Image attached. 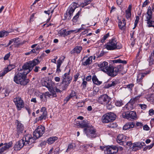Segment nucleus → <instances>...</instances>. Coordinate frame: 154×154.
<instances>
[{
    "label": "nucleus",
    "instance_id": "obj_1",
    "mask_svg": "<svg viewBox=\"0 0 154 154\" xmlns=\"http://www.w3.org/2000/svg\"><path fill=\"white\" fill-rule=\"evenodd\" d=\"M34 143V139L32 137L30 134H27L21 140L17 142L14 146L15 150H20L24 145H29Z\"/></svg>",
    "mask_w": 154,
    "mask_h": 154
},
{
    "label": "nucleus",
    "instance_id": "obj_2",
    "mask_svg": "<svg viewBox=\"0 0 154 154\" xmlns=\"http://www.w3.org/2000/svg\"><path fill=\"white\" fill-rule=\"evenodd\" d=\"M40 62L38 59H34L32 61H30L25 63L22 66V69H20V70L24 74L27 75L32 71L35 66L38 64Z\"/></svg>",
    "mask_w": 154,
    "mask_h": 154
},
{
    "label": "nucleus",
    "instance_id": "obj_3",
    "mask_svg": "<svg viewBox=\"0 0 154 154\" xmlns=\"http://www.w3.org/2000/svg\"><path fill=\"white\" fill-rule=\"evenodd\" d=\"M19 71L17 74H15L14 77V81L17 84L25 85L29 82V80L26 78V75L23 74L20 70Z\"/></svg>",
    "mask_w": 154,
    "mask_h": 154
},
{
    "label": "nucleus",
    "instance_id": "obj_4",
    "mask_svg": "<svg viewBox=\"0 0 154 154\" xmlns=\"http://www.w3.org/2000/svg\"><path fill=\"white\" fill-rule=\"evenodd\" d=\"M106 48L108 50L119 49L122 48L121 44L115 38H112L105 45Z\"/></svg>",
    "mask_w": 154,
    "mask_h": 154
},
{
    "label": "nucleus",
    "instance_id": "obj_5",
    "mask_svg": "<svg viewBox=\"0 0 154 154\" xmlns=\"http://www.w3.org/2000/svg\"><path fill=\"white\" fill-rule=\"evenodd\" d=\"M84 131L86 136L89 138H95L97 136L95 129L91 125L87 128H85Z\"/></svg>",
    "mask_w": 154,
    "mask_h": 154
},
{
    "label": "nucleus",
    "instance_id": "obj_6",
    "mask_svg": "<svg viewBox=\"0 0 154 154\" xmlns=\"http://www.w3.org/2000/svg\"><path fill=\"white\" fill-rule=\"evenodd\" d=\"M116 117V115L112 112L107 113L102 116V122L105 123L112 122L115 120Z\"/></svg>",
    "mask_w": 154,
    "mask_h": 154
},
{
    "label": "nucleus",
    "instance_id": "obj_7",
    "mask_svg": "<svg viewBox=\"0 0 154 154\" xmlns=\"http://www.w3.org/2000/svg\"><path fill=\"white\" fill-rule=\"evenodd\" d=\"M108 63L106 61H104L102 63H100L98 64V66L100 67L101 70L103 72L106 73L109 75L110 76L111 72L112 70V66L108 67Z\"/></svg>",
    "mask_w": 154,
    "mask_h": 154
},
{
    "label": "nucleus",
    "instance_id": "obj_8",
    "mask_svg": "<svg viewBox=\"0 0 154 154\" xmlns=\"http://www.w3.org/2000/svg\"><path fill=\"white\" fill-rule=\"evenodd\" d=\"M45 128L44 127L40 125L38 126L33 132V137H32L34 139V142L36 139L40 137L45 132Z\"/></svg>",
    "mask_w": 154,
    "mask_h": 154
},
{
    "label": "nucleus",
    "instance_id": "obj_9",
    "mask_svg": "<svg viewBox=\"0 0 154 154\" xmlns=\"http://www.w3.org/2000/svg\"><path fill=\"white\" fill-rule=\"evenodd\" d=\"M122 116L123 118L130 120L135 119L137 117L136 112L134 111L124 112L122 113Z\"/></svg>",
    "mask_w": 154,
    "mask_h": 154
},
{
    "label": "nucleus",
    "instance_id": "obj_10",
    "mask_svg": "<svg viewBox=\"0 0 154 154\" xmlns=\"http://www.w3.org/2000/svg\"><path fill=\"white\" fill-rule=\"evenodd\" d=\"M76 8V4L75 2L72 3L69 7L67 12H66L65 17L66 18L68 17V19H70V17L72 14L75 9Z\"/></svg>",
    "mask_w": 154,
    "mask_h": 154
},
{
    "label": "nucleus",
    "instance_id": "obj_11",
    "mask_svg": "<svg viewBox=\"0 0 154 154\" xmlns=\"http://www.w3.org/2000/svg\"><path fill=\"white\" fill-rule=\"evenodd\" d=\"M111 99L106 94H104L101 95L98 99V102L103 105H106L110 102Z\"/></svg>",
    "mask_w": 154,
    "mask_h": 154
},
{
    "label": "nucleus",
    "instance_id": "obj_12",
    "mask_svg": "<svg viewBox=\"0 0 154 154\" xmlns=\"http://www.w3.org/2000/svg\"><path fill=\"white\" fill-rule=\"evenodd\" d=\"M40 116L37 118V121H42L43 119L45 120L47 116V112L46 111V109L45 107H42L40 110Z\"/></svg>",
    "mask_w": 154,
    "mask_h": 154
},
{
    "label": "nucleus",
    "instance_id": "obj_13",
    "mask_svg": "<svg viewBox=\"0 0 154 154\" xmlns=\"http://www.w3.org/2000/svg\"><path fill=\"white\" fill-rule=\"evenodd\" d=\"M128 139V137L123 134H120L117 137V141L120 145H124Z\"/></svg>",
    "mask_w": 154,
    "mask_h": 154
},
{
    "label": "nucleus",
    "instance_id": "obj_14",
    "mask_svg": "<svg viewBox=\"0 0 154 154\" xmlns=\"http://www.w3.org/2000/svg\"><path fill=\"white\" fill-rule=\"evenodd\" d=\"M112 70L111 72L110 76H115L118 73L119 71H121L123 69V66L121 65L118 66L117 67H113L112 66Z\"/></svg>",
    "mask_w": 154,
    "mask_h": 154
},
{
    "label": "nucleus",
    "instance_id": "obj_15",
    "mask_svg": "<svg viewBox=\"0 0 154 154\" xmlns=\"http://www.w3.org/2000/svg\"><path fill=\"white\" fill-rule=\"evenodd\" d=\"M14 101L19 110H20L21 108L23 107L24 103L20 97H18L14 98Z\"/></svg>",
    "mask_w": 154,
    "mask_h": 154
},
{
    "label": "nucleus",
    "instance_id": "obj_16",
    "mask_svg": "<svg viewBox=\"0 0 154 154\" xmlns=\"http://www.w3.org/2000/svg\"><path fill=\"white\" fill-rule=\"evenodd\" d=\"M62 83L60 86V89L64 90L67 88L68 86L71 82L72 80H69V79H62Z\"/></svg>",
    "mask_w": 154,
    "mask_h": 154
},
{
    "label": "nucleus",
    "instance_id": "obj_17",
    "mask_svg": "<svg viewBox=\"0 0 154 154\" xmlns=\"http://www.w3.org/2000/svg\"><path fill=\"white\" fill-rule=\"evenodd\" d=\"M16 124L17 131V134L18 136H19V134L22 133L24 129V127L20 122L17 120L16 122Z\"/></svg>",
    "mask_w": 154,
    "mask_h": 154
},
{
    "label": "nucleus",
    "instance_id": "obj_18",
    "mask_svg": "<svg viewBox=\"0 0 154 154\" xmlns=\"http://www.w3.org/2000/svg\"><path fill=\"white\" fill-rule=\"evenodd\" d=\"M65 57H61L57 60V69L56 72L59 73L61 72L60 67L64 60Z\"/></svg>",
    "mask_w": 154,
    "mask_h": 154
},
{
    "label": "nucleus",
    "instance_id": "obj_19",
    "mask_svg": "<svg viewBox=\"0 0 154 154\" xmlns=\"http://www.w3.org/2000/svg\"><path fill=\"white\" fill-rule=\"evenodd\" d=\"M145 145L144 143L141 142L134 143L133 144L132 148L134 151H136L140 149L143 146Z\"/></svg>",
    "mask_w": 154,
    "mask_h": 154
},
{
    "label": "nucleus",
    "instance_id": "obj_20",
    "mask_svg": "<svg viewBox=\"0 0 154 154\" xmlns=\"http://www.w3.org/2000/svg\"><path fill=\"white\" fill-rule=\"evenodd\" d=\"M42 85L47 88L49 91H52L53 90V85L52 82L51 81L47 82L45 81L44 82H43Z\"/></svg>",
    "mask_w": 154,
    "mask_h": 154
},
{
    "label": "nucleus",
    "instance_id": "obj_21",
    "mask_svg": "<svg viewBox=\"0 0 154 154\" xmlns=\"http://www.w3.org/2000/svg\"><path fill=\"white\" fill-rule=\"evenodd\" d=\"M13 143L11 141L9 142L8 143L3 144V146L0 149V152H3L5 150L9 148L12 147Z\"/></svg>",
    "mask_w": 154,
    "mask_h": 154
},
{
    "label": "nucleus",
    "instance_id": "obj_22",
    "mask_svg": "<svg viewBox=\"0 0 154 154\" xmlns=\"http://www.w3.org/2000/svg\"><path fill=\"white\" fill-rule=\"evenodd\" d=\"M126 23L124 19H123L122 21L119 20L118 26L119 28L122 30H123L125 29V25Z\"/></svg>",
    "mask_w": 154,
    "mask_h": 154
},
{
    "label": "nucleus",
    "instance_id": "obj_23",
    "mask_svg": "<svg viewBox=\"0 0 154 154\" xmlns=\"http://www.w3.org/2000/svg\"><path fill=\"white\" fill-rule=\"evenodd\" d=\"M82 49V48L81 46H77L74 48L71 51V54L76 53L78 54L80 53Z\"/></svg>",
    "mask_w": 154,
    "mask_h": 154
},
{
    "label": "nucleus",
    "instance_id": "obj_24",
    "mask_svg": "<svg viewBox=\"0 0 154 154\" xmlns=\"http://www.w3.org/2000/svg\"><path fill=\"white\" fill-rule=\"evenodd\" d=\"M50 93L49 92H46L44 94V96L45 97L48 96L50 98H52L53 97H57V94L54 91L53 92L52 91H50Z\"/></svg>",
    "mask_w": 154,
    "mask_h": 154
},
{
    "label": "nucleus",
    "instance_id": "obj_25",
    "mask_svg": "<svg viewBox=\"0 0 154 154\" xmlns=\"http://www.w3.org/2000/svg\"><path fill=\"white\" fill-rule=\"evenodd\" d=\"M134 126V124L133 122H129L126 123L123 127V130H126L133 128Z\"/></svg>",
    "mask_w": 154,
    "mask_h": 154
},
{
    "label": "nucleus",
    "instance_id": "obj_26",
    "mask_svg": "<svg viewBox=\"0 0 154 154\" xmlns=\"http://www.w3.org/2000/svg\"><path fill=\"white\" fill-rule=\"evenodd\" d=\"M125 107L128 110L133 109L135 107L134 102L131 100L126 105Z\"/></svg>",
    "mask_w": 154,
    "mask_h": 154
},
{
    "label": "nucleus",
    "instance_id": "obj_27",
    "mask_svg": "<svg viewBox=\"0 0 154 154\" xmlns=\"http://www.w3.org/2000/svg\"><path fill=\"white\" fill-rule=\"evenodd\" d=\"M147 74V73H140L137 76V82L138 83L141 82L143 78L144 77L145 75H146Z\"/></svg>",
    "mask_w": 154,
    "mask_h": 154
},
{
    "label": "nucleus",
    "instance_id": "obj_28",
    "mask_svg": "<svg viewBox=\"0 0 154 154\" xmlns=\"http://www.w3.org/2000/svg\"><path fill=\"white\" fill-rule=\"evenodd\" d=\"M92 56L90 57L85 61L82 62V64L85 66L90 64L92 62Z\"/></svg>",
    "mask_w": 154,
    "mask_h": 154
},
{
    "label": "nucleus",
    "instance_id": "obj_29",
    "mask_svg": "<svg viewBox=\"0 0 154 154\" xmlns=\"http://www.w3.org/2000/svg\"><path fill=\"white\" fill-rule=\"evenodd\" d=\"M131 5H129L128 9L126 10L125 12L126 13V16L127 19L130 18L131 16Z\"/></svg>",
    "mask_w": 154,
    "mask_h": 154
},
{
    "label": "nucleus",
    "instance_id": "obj_30",
    "mask_svg": "<svg viewBox=\"0 0 154 154\" xmlns=\"http://www.w3.org/2000/svg\"><path fill=\"white\" fill-rule=\"evenodd\" d=\"M103 149L105 154H112V152H111V150H112V146L104 147Z\"/></svg>",
    "mask_w": 154,
    "mask_h": 154
},
{
    "label": "nucleus",
    "instance_id": "obj_31",
    "mask_svg": "<svg viewBox=\"0 0 154 154\" xmlns=\"http://www.w3.org/2000/svg\"><path fill=\"white\" fill-rule=\"evenodd\" d=\"M92 80L93 83L97 85H99L102 83L101 81L98 80L97 77L95 75H94L92 78Z\"/></svg>",
    "mask_w": 154,
    "mask_h": 154
},
{
    "label": "nucleus",
    "instance_id": "obj_32",
    "mask_svg": "<svg viewBox=\"0 0 154 154\" xmlns=\"http://www.w3.org/2000/svg\"><path fill=\"white\" fill-rule=\"evenodd\" d=\"M58 139L57 137H50L47 140V142L50 144L54 143L55 140H56Z\"/></svg>",
    "mask_w": 154,
    "mask_h": 154
},
{
    "label": "nucleus",
    "instance_id": "obj_33",
    "mask_svg": "<svg viewBox=\"0 0 154 154\" xmlns=\"http://www.w3.org/2000/svg\"><path fill=\"white\" fill-rule=\"evenodd\" d=\"M70 69H69V72L67 73H65L62 77V79H69V80H72V77L69 76Z\"/></svg>",
    "mask_w": 154,
    "mask_h": 154
},
{
    "label": "nucleus",
    "instance_id": "obj_34",
    "mask_svg": "<svg viewBox=\"0 0 154 154\" xmlns=\"http://www.w3.org/2000/svg\"><path fill=\"white\" fill-rule=\"evenodd\" d=\"M76 96V94L75 92L72 91H71V93L69 95L66 97L65 99V100L66 101V102L68 101L72 97Z\"/></svg>",
    "mask_w": 154,
    "mask_h": 154
},
{
    "label": "nucleus",
    "instance_id": "obj_35",
    "mask_svg": "<svg viewBox=\"0 0 154 154\" xmlns=\"http://www.w3.org/2000/svg\"><path fill=\"white\" fill-rule=\"evenodd\" d=\"M111 150L112 154H115L118 152V149L116 146L112 145V146Z\"/></svg>",
    "mask_w": 154,
    "mask_h": 154
},
{
    "label": "nucleus",
    "instance_id": "obj_36",
    "mask_svg": "<svg viewBox=\"0 0 154 154\" xmlns=\"http://www.w3.org/2000/svg\"><path fill=\"white\" fill-rule=\"evenodd\" d=\"M80 14V12L79 11L73 17L72 19V21L73 22L76 23L77 21L78 18H79Z\"/></svg>",
    "mask_w": 154,
    "mask_h": 154
},
{
    "label": "nucleus",
    "instance_id": "obj_37",
    "mask_svg": "<svg viewBox=\"0 0 154 154\" xmlns=\"http://www.w3.org/2000/svg\"><path fill=\"white\" fill-rule=\"evenodd\" d=\"M117 83V82L116 81L110 82L106 86V88H108L112 86H114Z\"/></svg>",
    "mask_w": 154,
    "mask_h": 154
},
{
    "label": "nucleus",
    "instance_id": "obj_38",
    "mask_svg": "<svg viewBox=\"0 0 154 154\" xmlns=\"http://www.w3.org/2000/svg\"><path fill=\"white\" fill-rule=\"evenodd\" d=\"M8 32L5 30L0 32V38L3 37L5 36H7L8 35Z\"/></svg>",
    "mask_w": 154,
    "mask_h": 154
},
{
    "label": "nucleus",
    "instance_id": "obj_39",
    "mask_svg": "<svg viewBox=\"0 0 154 154\" xmlns=\"http://www.w3.org/2000/svg\"><path fill=\"white\" fill-rule=\"evenodd\" d=\"M147 24L149 27H154V21L150 20L147 22Z\"/></svg>",
    "mask_w": 154,
    "mask_h": 154
},
{
    "label": "nucleus",
    "instance_id": "obj_40",
    "mask_svg": "<svg viewBox=\"0 0 154 154\" xmlns=\"http://www.w3.org/2000/svg\"><path fill=\"white\" fill-rule=\"evenodd\" d=\"M109 33H107L101 39V42L102 43H103L105 42V41L106 39L109 36Z\"/></svg>",
    "mask_w": 154,
    "mask_h": 154
},
{
    "label": "nucleus",
    "instance_id": "obj_41",
    "mask_svg": "<svg viewBox=\"0 0 154 154\" xmlns=\"http://www.w3.org/2000/svg\"><path fill=\"white\" fill-rule=\"evenodd\" d=\"M74 146L73 144L71 143L70 144H69L68 146V148L66 150V151L67 152L72 150L74 148Z\"/></svg>",
    "mask_w": 154,
    "mask_h": 154
},
{
    "label": "nucleus",
    "instance_id": "obj_42",
    "mask_svg": "<svg viewBox=\"0 0 154 154\" xmlns=\"http://www.w3.org/2000/svg\"><path fill=\"white\" fill-rule=\"evenodd\" d=\"M81 126L82 127H85V128H87L88 127H90L91 125H89L88 124L85 123L84 122L80 124Z\"/></svg>",
    "mask_w": 154,
    "mask_h": 154
},
{
    "label": "nucleus",
    "instance_id": "obj_43",
    "mask_svg": "<svg viewBox=\"0 0 154 154\" xmlns=\"http://www.w3.org/2000/svg\"><path fill=\"white\" fill-rule=\"evenodd\" d=\"M8 72V69H6V68L5 69H4L3 72L0 73V77L4 76Z\"/></svg>",
    "mask_w": 154,
    "mask_h": 154
},
{
    "label": "nucleus",
    "instance_id": "obj_44",
    "mask_svg": "<svg viewBox=\"0 0 154 154\" xmlns=\"http://www.w3.org/2000/svg\"><path fill=\"white\" fill-rule=\"evenodd\" d=\"M15 66L14 65H9L7 68H6V69H8V72H9V71H11V69H13V68H14Z\"/></svg>",
    "mask_w": 154,
    "mask_h": 154
},
{
    "label": "nucleus",
    "instance_id": "obj_45",
    "mask_svg": "<svg viewBox=\"0 0 154 154\" xmlns=\"http://www.w3.org/2000/svg\"><path fill=\"white\" fill-rule=\"evenodd\" d=\"M152 15L147 14V15L146 16V19L145 20L147 22L151 20V19H152Z\"/></svg>",
    "mask_w": 154,
    "mask_h": 154
},
{
    "label": "nucleus",
    "instance_id": "obj_46",
    "mask_svg": "<svg viewBox=\"0 0 154 154\" xmlns=\"http://www.w3.org/2000/svg\"><path fill=\"white\" fill-rule=\"evenodd\" d=\"M153 145L154 143H153L152 144H151L150 145L147 146L144 148L143 149V150L144 151H146L147 149H149L153 146Z\"/></svg>",
    "mask_w": 154,
    "mask_h": 154
},
{
    "label": "nucleus",
    "instance_id": "obj_47",
    "mask_svg": "<svg viewBox=\"0 0 154 154\" xmlns=\"http://www.w3.org/2000/svg\"><path fill=\"white\" fill-rule=\"evenodd\" d=\"M123 103L121 101H117L115 103V105L117 106H120L123 105Z\"/></svg>",
    "mask_w": 154,
    "mask_h": 154
},
{
    "label": "nucleus",
    "instance_id": "obj_48",
    "mask_svg": "<svg viewBox=\"0 0 154 154\" xmlns=\"http://www.w3.org/2000/svg\"><path fill=\"white\" fill-rule=\"evenodd\" d=\"M139 19L140 18L138 16H136V19L134 22V25L135 26H137Z\"/></svg>",
    "mask_w": 154,
    "mask_h": 154
},
{
    "label": "nucleus",
    "instance_id": "obj_49",
    "mask_svg": "<svg viewBox=\"0 0 154 154\" xmlns=\"http://www.w3.org/2000/svg\"><path fill=\"white\" fill-rule=\"evenodd\" d=\"M52 91H53V92L54 91L55 92H61V90L57 88L56 87L53 88V90H52Z\"/></svg>",
    "mask_w": 154,
    "mask_h": 154
},
{
    "label": "nucleus",
    "instance_id": "obj_50",
    "mask_svg": "<svg viewBox=\"0 0 154 154\" xmlns=\"http://www.w3.org/2000/svg\"><path fill=\"white\" fill-rule=\"evenodd\" d=\"M126 144L127 146H129L130 148H132V147L133 146V144H132L131 142V141H129L127 142H126L125 143V145Z\"/></svg>",
    "mask_w": 154,
    "mask_h": 154
},
{
    "label": "nucleus",
    "instance_id": "obj_51",
    "mask_svg": "<svg viewBox=\"0 0 154 154\" xmlns=\"http://www.w3.org/2000/svg\"><path fill=\"white\" fill-rule=\"evenodd\" d=\"M147 14L152 15V11L151 10V8L150 7H149L148 8Z\"/></svg>",
    "mask_w": 154,
    "mask_h": 154
},
{
    "label": "nucleus",
    "instance_id": "obj_52",
    "mask_svg": "<svg viewBox=\"0 0 154 154\" xmlns=\"http://www.w3.org/2000/svg\"><path fill=\"white\" fill-rule=\"evenodd\" d=\"M143 129L145 131H148L149 129V128L147 125H145L143 126Z\"/></svg>",
    "mask_w": 154,
    "mask_h": 154
},
{
    "label": "nucleus",
    "instance_id": "obj_53",
    "mask_svg": "<svg viewBox=\"0 0 154 154\" xmlns=\"http://www.w3.org/2000/svg\"><path fill=\"white\" fill-rule=\"evenodd\" d=\"M79 75V73H77L76 75H74V81L75 82L77 81L78 77Z\"/></svg>",
    "mask_w": 154,
    "mask_h": 154
},
{
    "label": "nucleus",
    "instance_id": "obj_54",
    "mask_svg": "<svg viewBox=\"0 0 154 154\" xmlns=\"http://www.w3.org/2000/svg\"><path fill=\"white\" fill-rule=\"evenodd\" d=\"M139 96H137V97H135V98L133 99H131V100L132 102H133L134 103V102L135 101H137V100L139 99Z\"/></svg>",
    "mask_w": 154,
    "mask_h": 154
},
{
    "label": "nucleus",
    "instance_id": "obj_55",
    "mask_svg": "<svg viewBox=\"0 0 154 154\" xmlns=\"http://www.w3.org/2000/svg\"><path fill=\"white\" fill-rule=\"evenodd\" d=\"M107 103V105L106 106V108L108 109H110L112 108V105H111L110 104V103Z\"/></svg>",
    "mask_w": 154,
    "mask_h": 154
},
{
    "label": "nucleus",
    "instance_id": "obj_56",
    "mask_svg": "<svg viewBox=\"0 0 154 154\" xmlns=\"http://www.w3.org/2000/svg\"><path fill=\"white\" fill-rule=\"evenodd\" d=\"M83 82L82 83V85L83 86V87L84 88H85L86 87V85L87 83V82L84 79H83Z\"/></svg>",
    "mask_w": 154,
    "mask_h": 154
},
{
    "label": "nucleus",
    "instance_id": "obj_57",
    "mask_svg": "<svg viewBox=\"0 0 154 154\" xmlns=\"http://www.w3.org/2000/svg\"><path fill=\"white\" fill-rule=\"evenodd\" d=\"M121 60L120 59L112 60V62L113 63H120L121 62Z\"/></svg>",
    "mask_w": 154,
    "mask_h": 154
},
{
    "label": "nucleus",
    "instance_id": "obj_58",
    "mask_svg": "<svg viewBox=\"0 0 154 154\" xmlns=\"http://www.w3.org/2000/svg\"><path fill=\"white\" fill-rule=\"evenodd\" d=\"M66 29H63L60 31L59 32L60 34L61 35H65V34L66 32Z\"/></svg>",
    "mask_w": 154,
    "mask_h": 154
},
{
    "label": "nucleus",
    "instance_id": "obj_59",
    "mask_svg": "<svg viewBox=\"0 0 154 154\" xmlns=\"http://www.w3.org/2000/svg\"><path fill=\"white\" fill-rule=\"evenodd\" d=\"M84 103L83 102H79L77 103V106L78 107H81L83 105H84Z\"/></svg>",
    "mask_w": 154,
    "mask_h": 154
},
{
    "label": "nucleus",
    "instance_id": "obj_60",
    "mask_svg": "<svg viewBox=\"0 0 154 154\" xmlns=\"http://www.w3.org/2000/svg\"><path fill=\"white\" fill-rule=\"evenodd\" d=\"M136 125L137 126L141 128L142 126L143 125V124L140 122H137L136 123Z\"/></svg>",
    "mask_w": 154,
    "mask_h": 154
},
{
    "label": "nucleus",
    "instance_id": "obj_61",
    "mask_svg": "<svg viewBox=\"0 0 154 154\" xmlns=\"http://www.w3.org/2000/svg\"><path fill=\"white\" fill-rule=\"evenodd\" d=\"M10 56V54L9 53L7 54H6L4 57V60H7Z\"/></svg>",
    "mask_w": 154,
    "mask_h": 154
},
{
    "label": "nucleus",
    "instance_id": "obj_62",
    "mask_svg": "<svg viewBox=\"0 0 154 154\" xmlns=\"http://www.w3.org/2000/svg\"><path fill=\"white\" fill-rule=\"evenodd\" d=\"M149 114L150 116H152L153 115L154 110L152 109H151L149 110Z\"/></svg>",
    "mask_w": 154,
    "mask_h": 154
},
{
    "label": "nucleus",
    "instance_id": "obj_63",
    "mask_svg": "<svg viewBox=\"0 0 154 154\" xmlns=\"http://www.w3.org/2000/svg\"><path fill=\"white\" fill-rule=\"evenodd\" d=\"M127 87L131 89L133 87L134 85L132 84H130L127 85Z\"/></svg>",
    "mask_w": 154,
    "mask_h": 154
},
{
    "label": "nucleus",
    "instance_id": "obj_64",
    "mask_svg": "<svg viewBox=\"0 0 154 154\" xmlns=\"http://www.w3.org/2000/svg\"><path fill=\"white\" fill-rule=\"evenodd\" d=\"M91 2V0H88L86 1V2H84L83 3L84 6H86L88 5L90 2Z\"/></svg>",
    "mask_w": 154,
    "mask_h": 154
}]
</instances>
